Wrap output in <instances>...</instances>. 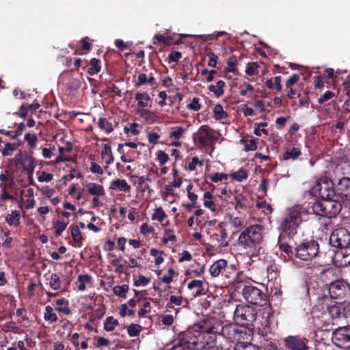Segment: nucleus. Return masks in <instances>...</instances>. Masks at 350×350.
<instances>
[{
    "mask_svg": "<svg viewBox=\"0 0 350 350\" xmlns=\"http://www.w3.org/2000/svg\"><path fill=\"white\" fill-rule=\"evenodd\" d=\"M25 140L28 143V144L33 147L35 146L38 139L37 137L34 134H31L29 133H26L24 137Z\"/></svg>",
    "mask_w": 350,
    "mask_h": 350,
    "instance_id": "obj_58",
    "label": "nucleus"
},
{
    "mask_svg": "<svg viewBox=\"0 0 350 350\" xmlns=\"http://www.w3.org/2000/svg\"><path fill=\"white\" fill-rule=\"evenodd\" d=\"M109 189L118 191L129 192L131 187L124 179H116L111 182Z\"/></svg>",
    "mask_w": 350,
    "mask_h": 350,
    "instance_id": "obj_16",
    "label": "nucleus"
},
{
    "mask_svg": "<svg viewBox=\"0 0 350 350\" xmlns=\"http://www.w3.org/2000/svg\"><path fill=\"white\" fill-rule=\"evenodd\" d=\"M209 332L221 336L230 342H239L241 340H244L247 336V333L244 328L239 327L234 324L218 325L216 327H211Z\"/></svg>",
    "mask_w": 350,
    "mask_h": 350,
    "instance_id": "obj_3",
    "label": "nucleus"
},
{
    "mask_svg": "<svg viewBox=\"0 0 350 350\" xmlns=\"http://www.w3.org/2000/svg\"><path fill=\"white\" fill-rule=\"evenodd\" d=\"M326 203H329V208H332V213L336 215L338 214L341 210V204L339 202L332 201V200H325Z\"/></svg>",
    "mask_w": 350,
    "mask_h": 350,
    "instance_id": "obj_55",
    "label": "nucleus"
},
{
    "mask_svg": "<svg viewBox=\"0 0 350 350\" xmlns=\"http://www.w3.org/2000/svg\"><path fill=\"white\" fill-rule=\"evenodd\" d=\"M166 217L167 215L165 213L163 208L161 207H159L154 210V212L152 214L151 218L152 220H156L159 222H162Z\"/></svg>",
    "mask_w": 350,
    "mask_h": 350,
    "instance_id": "obj_40",
    "label": "nucleus"
},
{
    "mask_svg": "<svg viewBox=\"0 0 350 350\" xmlns=\"http://www.w3.org/2000/svg\"><path fill=\"white\" fill-rule=\"evenodd\" d=\"M241 142L245 143V150L252 151L257 148V141L255 139H250L248 140L241 139Z\"/></svg>",
    "mask_w": 350,
    "mask_h": 350,
    "instance_id": "obj_45",
    "label": "nucleus"
},
{
    "mask_svg": "<svg viewBox=\"0 0 350 350\" xmlns=\"http://www.w3.org/2000/svg\"><path fill=\"white\" fill-rule=\"evenodd\" d=\"M44 319L46 321L54 323L57 321V316L53 312V309L51 306H47L45 307V312L44 314Z\"/></svg>",
    "mask_w": 350,
    "mask_h": 350,
    "instance_id": "obj_31",
    "label": "nucleus"
},
{
    "mask_svg": "<svg viewBox=\"0 0 350 350\" xmlns=\"http://www.w3.org/2000/svg\"><path fill=\"white\" fill-rule=\"evenodd\" d=\"M20 212L18 211H14L11 214H8L6 216L5 220L9 225L18 226L20 224Z\"/></svg>",
    "mask_w": 350,
    "mask_h": 350,
    "instance_id": "obj_26",
    "label": "nucleus"
},
{
    "mask_svg": "<svg viewBox=\"0 0 350 350\" xmlns=\"http://www.w3.org/2000/svg\"><path fill=\"white\" fill-rule=\"evenodd\" d=\"M348 289L347 284L342 280H337L332 282L328 288V291L332 299L342 298Z\"/></svg>",
    "mask_w": 350,
    "mask_h": 350,
    "instance_id": "obj_12",
    "label": "nucleus"
},
{
    "mask_svg": "<svg viewBox=\"0 0 350 350\" xmlns=\"http://www.w3.org/2000/svg\"><path fill=\"white\" fill-rule=\"evenodd\" d=\"M340 254L342 256L344 265H350V246L349 245L342 248Z\"/></svg>",
    "mask_w": 350,
    "mask_h": 350,
    "instance_id": "obj_48",
    "label": "nucleus"
},
{
    "mask_svg": "<svg viewBox=\"0 0 350 350\" xmlns=\"http://www.w3.org/2000/svg\"><path fill=\"white\" fill-rule=\"evenodd\" d=\"M207 57L209 58L208 66L210 67L215 68L216 67L218 57L213 52H208L206 54Z\"/></svg>",
    "mask_w": 350,
    "mask_h": 350,
    "instance_id": "obj_52",
    "label": "nucleus"
},
{
    "mask_svg": "<svg viewBox=\"0 0 350 350\" xmlns=\"http://www.w3.org/2000/svg\"><path fill=\"white\" fill-rule=\"evenodd\" d=\"M257 312L256 309L247 305H239L234 311V319L242 325H251L256 320Z\"/></svg>",
    "mask_w": 350,
    "mask_h": 350,
    "instance_id": "obj_4",
    "label": "nucleus"
},
{
    "mask_svg": "<svg viewBox=\"0 0 350 350\" xmlns=\"http://www.w3.org/2000/svg\"><path fill=\"white\" fill-rule=\"evenodd\" d=\"M24 163L25 165V170L27 171L29 176H32L36 165L34 161L31 157H29L25 160Z\"/></svg>",
    "mask_w": 350,
    "mask_h": 350,
    "instance_id": "obj_46",
    "label": "nucleus"
},
{
    "mask_svg": "<svg viewBox=\"0 0 350 350\" xmlns=\"http://www.w3.org/2000/svg\"><path fill=\"white\" fill-rule=\"evenodd\" d=\"M148 181H151L150 178L148 176H142L138 177V189L142 191H145L146 190L150 191L151 189H150L148 184L146 183Z\"/></svg>",
    "mask_w": 350,
    "mask_h": 350,
    "instance_id": "obj_34",
    "label": "nucleus"
},
{
    "mask_svg": "<svg viewBox=\"0 0 350 350\" xmlns=\"http://www.w3.org/2000/svg\"><path fill=\"white\" fill-rule=\"evenodd\" d=\"M197 165L202 167L203 165V161L200 160L197 157H194L189 163L187 168L189 171H194Z\"/></svg>",
    "mask_w": 350,
    "mask_h": 350,
    "instance_id": "obj_49",
    "label": "nucleus"
},
{
    "mask_svg": "<svg viewBox=\"0 0 350 350\" xmlns=\"http://www.w3.org/2000/svg\"><path fill=\"white\" fill-rule=\"evenodd\" d=\"M334 96V94L332 92L327 91L318 99V103L322 105L326 101L331 100Z\"/></svg>",
    "mask_w": 350,
    "mask_h": 350,
    "instance_id": "obj_53",
    "label": "nucleus"
},
{
    "mask_svg": "<svg viewBox=\"0 0 350 350\" xmlns=\"http://www.w3.org/2000/svg\"><path fill=\"white\" fill-rule=\"evenodd\" d=\"M129 288L128 285L122 284V286H114L113 291L116 295H118L120 297L126 298Z\"/></svg>",
    "mask_w": 350,
    "mask_h": 350,
    "instance_id": "obj_36",
    "label": "nucleus"
},
{
    "mask_svg": "<svg viewBox=\"0 0 350 350\" xmlns=\"http://www.w3.org/2000/svg\"><path fill=\"white\" fill-rule=\"evenodd\" d=\"M224 81L219 80L216 85H211L208 86L210 92H213L217 97H220L224 94Z\"/></svg>",
    "mask_w": 350,
    "mask_h": 350,
    "instance_id": "obj_24",
    "label": "nucleus"
},
{
    "mask_svg": "<svg viewBox=\"0 0 350 350\" xmlns=\"http://www.w3.org/2000/svg\"><path fill=\"white\" fill-rule=\"evenodd\" d=\"M329 312L334 319H346L350 314V304L346 302H337L329 308Z\"/></svg>",
    "mask_w": 350,
    "mask_h": 350,
    "instance_id": "obj_13",
    "label": "nucleus"
},
{
    "mask_svg": "<svg viewBox=\"0 0 350 350\" xmlns=\"http://www.w3.org/2000/svg\"><path fill=\"white\" fill-rule=\"evenodd\" d=\"M150 278L141 275L134 281L133 284L135 286H146L150 283Z\"/></svg>",
    "mask_w": 350,
    "mask_h": 350,
    "instance_id": "obj_51",
    "label": "nucleus"
},
{
    "mask_svg": "<svg viewBox=\"0 0 350 350\" xmlns=\"http://www.w3.org/2000/svg\"><path fill=\"white\" fill-rule=\"evenodd\" d=\"M213 195L209 191H206L204 193V206L211 210H215V204L212 200Z\"/></svg>",
    "mask_w": 350,
    "mask_h": 350,
    "instance_id": "obj_39",
    "label": "nucleus"
},
{
    "mask_svg": "<svg viewBox=\"0 0 350 350\" xmlns=\"http://www.w3.org/2000/svg\"><path fill=\"white\" fill-rule=\"evenodd\" d=\"M330 244L338 248H344L350 245V232L344 228L335 229L329 237Z\"/></svg>",
    "mask_w": 350,
    "mask_h": 350,
    "instance_id": "obj_8",
    "label": "nucleus"
},
{
    "mask_svg": "<svg viewBox=\"0 0 350 350\" xmlns=\"http://www.w3.org/2000/svg\"><path fill=\"white\" fill-rule=\"evenodd\" d=\"M299 224L292 219L286 216L285 219L283 220L281 227L283 230L287 231L290 234H295L296 233V229Z\"/></svg>",
    "mask_w": 350,
    "mask_h": 350,
    "instance_id": "obj_17",
    "label": "nucleus"
},
{
    "mask_svg": "<svg viewBox=\"0 0 350 350\" xmlns=\"http://www.w3.org/2000/svg\"><path fill=\"white\" fill-rule=\"evenodd\" d=\"M284 345L289 350H309V340L299 336H288L284 339Z\"/></svg>",
    "mask_w": 350,
    "mask_h": 350,
    "instance_id": "obj_10",
    "label": "nucleus"
},
{
    "mask_svg": "<svg viewBox=\"0 0 350 350\" xmlns=\"http://www.w3.org/2000/svg\"><path fill=\"white\" fill-rule=\"evenodd\" d=\"M187 108L195 111H199L201 109L199 98L196 97L193 98L190 103L187 105Z\"/></svg>",
    "mask_w": 350,
    "mask_h": 350,
    "instance_id": "obj_50",
    "label": "nucleus"
},
{
    "mask_svg": "<svg viewBox=\"0 0 350 350\" xmlns=\"http://www.w3.org/2000/svg\"><path fill=\"white\" fill-rule=\"evenodd\" d=\"M329 203L326 202H317L312 206V210L314 213L318 215H327L329 212Z\"/></svg>",
    "mask_w": 350,
    "mask_h": 350,
    "instance_id": "obj_18",
    "label": "nucleus"
},
{
    "mask_svg": "<svg viewBox=\"0 0 350 350\" xmlns=\"http://www.w3.org/2000/svg\"><path fill=\"white\" fill-rule=\"evenodd\" d=\"M312 193L323 200H332L335 196L334 184L327 178L319 179L312 188Z\"/></svg>",
    "mask_w": 350,
    "mask_h": 350,
    "instance_id": "obj_5",
    "label": "nucleus"
},
{
    "mask_svg": "<svg viewBox=\"0 0 350 350\" xmlns=\"http://www.w3.org/2000/svg\"><path fill=\"white\" fill-rule=\"evenodd\" d=\"M332 341L338 347L350 349V325L335 329L332 333Z\"/></svg>",
    "mask_w": 350,
    "mask_h": 350,
    "instance_id": "obj_9",
    "label": "nucleus"
},
{
    "mask_svg": "<svg viewBox=\"0 0 350 350\" xmlns=\"http://www.w3.org/2000/svg\"><path fill=\"white\" fill-rule=\"evenodd\" d=\"M176 241V237L175 235L172 234V230L170 229L165 230V237L162 239V242L163 243H167L169 241Z\"/></svg>",
    "mask_w": 350,
    "mask_h": 350,
    "instance_id": "obj_57",
    "label": "nucleus"
},
{
    "mask_svg": "<svg viewBox=\"0 0 350 350\" xmlns=\"http://www.w3.org/2000/svg\"><path fill=\"white\" fill-rule=\"evenodd\" d=\"M53 175L50 173H46V172H42L39 175L38 180L39 182H50L53 180Z\"/></svg>",
    "mask_w": 350,
    "mask_h": 350,
    "instance_id": "obj_56",
    "label": "nucleus"
},
{
    "mask_svg": "<svg viewBox=\"0 0 350 350\" xmlns=\"http://www.w3.org/2000/svg\"><path fill=\"white\" fill-rule=\"evenodd\" d=\"M168 275H165L162 277L161 280L163 282L170 284L173 280V275L174 274V270L172 268H170L167 271Z\"/></svg>",
    "mask_w": 350,
    "mask_h": 350,
    "instance_id": "obj_61",
    "label": "nucleus"
},
{
    "mask_svg": "<svg viewBox=\"0 0 350 350\" xmlns=\"http://www.w3.org/2000/svg\"><path fill=\"white\" fill-rule=\"evenodd\" d=\"M187 288L190 290L196 288V291L193 293V296H200L202 295L203 282L199 280H193L188 284Z\"/></svg>",
    "mask_w": 350,
    "mask_h": 350,
    "instance_id": "obj_23",
    "label": "nucleus"
},
{
    "mask_svg": "<svg viewBox=\"0 0 350 350\" xmlns=\"http://www.w3.org/2000/svg\"><path fill=\"white\" fill-rule=\"evenodd\" d=\"M301 154V151L297 148L286 150L283 154V159L287 160H295Z\"/></svg>",
    "mask_w": 350,
    "mask_h": 350,
    "instance_id": "obj_27",
    "label": "nucleus"
},
{
    "mask_svg": "<svg viewBox=\"0 0 350 350\" xmlns=\"http://www.w3.org/2000/svg\"><path fill=\"white\" fill-rule=\"evenodd\" d=\"M305 215L306 213L304 208L300 206H295L289 209L287 216L300 224L304 220V216Z\"/></svg>",
    "mask_w": 350,
    "mask_h": 350,
    "instance_id": "obj_15",
    "label": "nucleus"
},
{
    "mask_svg": "<svg viewBox=\"0 0 350 350\" xmlns=\"http://www.w3.org/2000/svg\"><path fill=\"white\" fill-rule=\"evenodd\" d=\"M88 192L93 196H103L105 195V190L102 185L95 183H88L85 185Z\"/></svg>",
    "mask_w": 350,
    "mask_h": 350,
    "instance_id": "obj_19",
    "label": "nucleus"
},
{
    "mask_svg": "<svg viewBox=\"0 0 350 350\" xmlns=\"http://www.w3.org/2000/svg\"><path fill=\"white\" fill-rule=\"evenodd\" d=\"M140 232L144 234H151L154 232V228L150 226L148 224L144 223L141 225Z\"/></svg>",
    "mask_w": 350,
    "mask_h": 350,
    "instance_id": "obj_63",
    "label": "nucleus"
},
{
    "mask_svg": "<svg viewBox=\"0 0 350 350\" xmlns=\"http://www.w3.org/2000/svg\"><path fill=\"white\" fill-rule=\"evenodd\" d=\"M228 265L227 260L219 259L216 260L209 268V272L211 276L215 278L221 274Z\"/></svg>",
    "mask_w": 350,
    "mask_h": 350,
    "instance_id": "obj_14",
    "label": "nucleus"
},
{
    "mask_svg": "<svg viewBox=\"0 0 350 350\" xmlns=\"http://www.w3.org/2000/svg\"><path fill=\"white\" fill-rule=\"evenodd\" d=\"M67 224L63 221H57L53 224V229L56 236H60L66 228Z\"/></svg>",
    "mask_w": 350,
    "mask_h": 350,
    "instance_id": "obj_43",
    "label": "nucleus"
},
{
    "mask_svg": "<svg viewBox=\"0 0 350 350\" xmlns=\"http://www.w3.org/2000/svg\"><path fill=\"white\" fill-rule=\"evenodd\" d=\"M77 280L79 282V284L78 286V290L83 291L86 288L85 284L90 282L91 278L87 274L79 275L78 276Z\"/></svg>",
    "mask_w": 350,
    "mask_h": 350,
    "instance_id": "obj_38",
    "label": "nucleus"
},
{
    "mask_svg": "<svg viewBox=\"0 0 350 350\" xmlns=\"http://www.w3.org/2000/svg\"><path fill=\"white\" fill-rule=\"evenodd\" d=\"M194 139L204 147L210 146L215 140L211 129L207 126H202L194 135Z\"/></svg>",
    "mask_w": 350,
    "mask_h": 350,
    "instance_id": "obj_11",
    "label": "nucleus"
},
{
    "mask_svg": "<svg viewBox=\"0 0 350 350\" xmlns=\"http://www.w3.org/2000/svg\"><path fill=\"white\" fill-rule=\"evenodd\" d=\"M101 157L103 159L105 160V168H107L108 166L113 161L111 148L109 145L107 144L103 145V148L101 151Z\"/></svg>",
    "mask_w": 350,
    "mask_h": 350,
    "instance_id": "obj_21",
    "label": "nucleus"
},
{
    "mask_svg": "<svg viewBox=\"0 0 350 350\" xmlns=\"http://www.w3.org/2000/svg\"><path fill=\"white\" fill-rule=\"evenodd\" d=\"M182 57V54L178 51H173L168 55L169 62H177Z\"/></svg>",
    "mask_w": 350,
    "mask_h": 350,
    "instance_id": "obj_60",
    "label": "nucleus"
},
{
    "mask_svg": "<svg viewBox=\"0 0 350 350\" xmlns=\"http://www.w3.org/2000/svg\"><path fill=\"white\" fill-rule=\"evenodd\" d=\"M142 327L137 324H131L127 329L128 334L131 337H135L139 334Z\"/></svg>",
    "mask_w": 350,
    "mask_h": 350,
    "instance_id": "obj_47",
    "label": "nucleus"
},
{
    "mask_svg": "<svg viewBox=\"0 0 350 350\" xmlns=\"http://www.w3.org/2000/svg\"><path fill=\"white\" fill-rule=\"evenodd\" d=\"M136 113L149 122H154L156 118V115L152 111L145 109H137Z\"/></svg>",
    "mask_w": 350,
    "mask_h": 350,
    "instance_id": "obj_25",
    "label": "nucleus"
},
{
    "mask_svg": "<svg viewBox=\"0 0 350 350\" xmlns=\"http://www.w3.org/2000/svg\"><path fill=\"white\" fill-rule=\"evenodd\" d=\"M206 336L204 332L188 329L178 335L169 350H203L208 345Z\"/></svg>",
    "mask_w": 350,
    "mask_h": 350,
    "instance_id": "obj_1",
    "label": "nucleus"
},
{
    "mask_svg": "<svg viewBox=\"0 0 350 350\" xmlns=\"http://www.w3.org/2000/svg\"><path fill=\"white\" fill-rule=\"evenodd\" d=\"M90 67L88 68V74L90 75H94L98 73L100 70V66L99 65V61L96 58H92L90 62Z\"/></svg>",
    "mask_w": 350,
    "mask_h": 350,
    "instance_id": "obj_33",
    "label": "nucleus"
},
{
    "mask_svg": "<svg viewBox=\"0 0 350 350\" xmlns=\"http://www.w3.org/2000/svg\"><path fill=\"white\" fill-rule=\"evenodd\" d=\"M338 189L346 198H350V178L347 177L341 178L338 184Z\"/></svg>",
    "mask_w": 350,
    "mask_h": 350,
    "instance_id": "obj_20",
    "label": "nucleus"
},
{
    "mask_svg": "<svg viewBox=\"0 0 350 350\" xmlns=\"http://www.w3.org/2000/svg\"><path fill=\"white\" fill-rule=\"evenodd\" d=\"M47 280L52 289L58 290L60 288L62 282L59 276L57 273H52Z\"/></svg>",
    "mask_w": 350,
    "mask_h": 350,
    "instance_id": "obj_28",
    "label": "nucleus"
},
{
    "mask_svg": "<svg viewBox=\"0 0 350 350\" xmlns=\"http://www.w3.org/2000/svg\"><path fill=\"white\" fill-rule=\"evenodd\" d=\"M90 170L92 173L102 175L103 174V170L96 163L92 162L90 167Z\"/></svg>",
    "mask_w": 350,
    "mask_h": 350,
    "instance_id": "obj_62",
    "label": "nucleus"
},
{
    "mask_svg": "<svg viewBox=\"0 0 350 350\" xmlns=\"http://www.w3.org/2000/svg\"><path fill=\"white\" fill-rule=\"evenodd\" d=\"M71 236L75 242L77 243H81L83 241V237L79 226H73L71 229Z\"/></svg>",
    "mask_w": 350,
    "mask_h": 350,
    "instance_id": "obj_41",
    "label": "nucleus"
},
{
    "mask_svg": "<svg viewBox=\"0 0 350 350\" xmlns=\"http://www.w3.org/2000/svg\"><path fill=\"white\" fill-rule=\"evenodd\" d=\"M234 350H260L258 347H256L250 342H243L241 340L237 342L234 347Z\"/></svg>",
    "mask_w": 350,
    "mask_h": 350,
    "instance_id": "obj_32",
    "label": "nucleus"
},
{
    "mask_svg": "<svg viewBox=\"0 0 350 350\" xmlns=\"http://www.w3.org/2000/svg\"><path fill=\"white\" fill-rule=\"evenodd\" d=\"M185 129L182 126H176L172 128V131L170 132L169 137L171 139L176 140L180 139L184 134Z\"/></svg>",
    "mask_w": 350,
    "mask_h": 350,
    "instance_id": "obj_37",
    "label": "nucleus"
},
{
    "mask_svg": "<svg viewBox=\"0 0 350 350\" xmlns=\"http://www.w3.org/2000/svg\"><path fill=\"white\" fill-rule=\"evenodd\" d=\"M213 117L216 120L225 119L228 117L227 113L224 110L222 105H216L213 109Z\"/></svg>",
    "mask_w": 350,
    "mask_h": 350,
    "instance_id": "obj_29",
    "label": "nucleus"
},
{
    "mask_svg": "<svg viewBox=\"0 0 350 350\" xmlns=\"http://www.w3.org/2000/svg\"><path fill=\"white\" fill-rule=\"evenodd\" d=\"M157 160L161 165L165 164L168 160L169 157L163 151H159L157 152Z\"/></svg>",
    "mask_w": 350,
    "mask_h": 350,
    "instance_id": "obj_59",
    "label": "nucleus"
},
{
    "mask_svg": "<svg viewBox=\"0 0 350 350\" xmlns=\"http://www.w3.org/2000/svg\"><path fill=\"white\" fill-rule=\"evenodd\" d=\"M264 230V226L260 224L248 226L239 234V244L244 249L255 250L263 241Z\"/></svg>",
    "mask_w": 350,
    "mask_h": 350,
    "instance_id": "obj_2",
    "label": "nucleus"
},
{
    "mask_svg": "<svg viewBox=\"0 0 350 350\" xmlns=\"http://www.w3.org/2000/svg\"><path fill=\"white\" fill-rule=\"evenodd\" d=\"M118 321L113 317H108L104 323V329L107 332L113 331L118 325Z\"/></svg>",
    "mask_w": 350,
    "mask_h": 350,
    "instance_id": "obj_35",
    "label": "nucleus"
},
{
    "mask_svg": "<svg viewBox=\"0 0 350 350\" xmlns=\"http://www.w3.org/2000/svg\"><path fill=\"white\" fill-rule=\"evenodd\" d=\"M16 148L17 145L16 144L7 143L5 147L1 150V152L3 156H10Z\"/></svg>",
    "mask_w": 350,
    "mask_h": 350,
    "instance_id": "obj_44",
    "label": "nucleus"
},
{
    "mask_svg": "<svg viewBox=\"0 0 350 350\" xmlns=\"http://www.w3.org/2000/svg\"><path fill=\"white\" fill-rule=\"evenodd\" d=\"M257 206L260 208L263 209V211L266 213H271L272 208L270 204H267L265 201H261L257 203Z\"/></svg>",
    "mask_w": 350,
    "mask_h": 350,
    "instance_id": "obj_64",
    "label": "nucleus"
},
{
    "mask_svg": "<svg viewBox=\"0 0 350 350\" xmlns=\"http://www.w3.org/2000/svg\"><path fill=\"white\" fill-rule=\"evenodd\" d=\"M242 295L244 299L250 304L262 306L266 304L267 297L258 288L254 286H245Z\"/></svg>",
    "mask_w": 350,
    "mask_h": 350,
    "instance_id": "obj_7",
    "label": "nucleus"
},
{
    "mask_svg": "<svg viewBox=\"0 0 350 350\" xmlns=\"http://www.w3.org/2000/svg\"><path fill=\"white\" fill-rule=\"evenodd\" d=\"M319 245L316 241H309L297 245L295 249V256L301 260H310L317 256Z\"/></svg>",
    "mask_w": 350,
    "mask_h": 350,
    "instance_id": "obj_6",
    "label": "nucleus"
},
{
    "mask_svg": "<svg viewBox=\"0 0 350 350\" xmlns=\"http://www.w3.org/2000/svg\"><path fill=\"white\" fill-rule=\"evenodd\" d=\"M230 178L238 182H241L246 179L248 176V173L246 170L243 168L239 169L238 171L232 173L230 175Z\"/></svg>",
    "mask_w": 350,
    "mask_h": 350,
    "instance_id": "obj_30",
    "label": "nucleus"
},
{
    "mask_svg": "<svg viewBox=\"0 0 350 350\" xmlns=\"http://www.w3.org/2000/svg\"><path fill=\"white\" fill-rule=\"evenodd\" d=\"M98 125L100 129L105 130L107 133L113 131L111 124L108 122L105 118H100L98 119Z\"/></svg>",
    "mask_w": 350,
    "mask_h": 350,
    "instance_id": "obj_42",
    "label": "nucleus"
},
{
    "mask_svg": "<svg viewBox=\"0 0 350 350\" xmlns=\"http://www.w3.org/2000/svg\"><path fill=\"white\" fill-rule=\"evenodd\" d=\"M228 238V233L226 230H223L220 232V239L219 240V245L221 247H225L228 245V241L226 240Z\"/></svg>",
    "mask_w": 350,
    "mask_h": 350,
    "instance_id": "obj_54",
    "label": "nucleus"
},
{
    "mask_svg": "<svg viewBox=\"0 0 350 350\" xmlns=\"http://www.w3.org/2000/svg\"><path fill=\"white\" fill-rule=\"evenodd\" d=\"M135 98L137 101V105L142 108L148 107L150 101V97L146 92L136 93Z\"/></svg>",
    "mask_w": 350,
    "mask_h": 350,
    "instance_id": "obj_22",
    "label": "nucleus"
}]
</instances>
